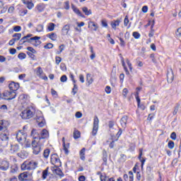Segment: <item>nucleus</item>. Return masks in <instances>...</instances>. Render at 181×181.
<instances>
[{
    "instance_id": "nucleus-60",
    "label": "nucleus",
    "mask_w": 181,
    "mask_h": 181,
    "mask_svg": "<svg viewBox=\"0 0 181 181\" xmlns=\"http://www.w3.org/2000/svg\"><path fill=\"white\" fill-rule=\"evenodd\" d=\"M170 138L173 139V141H176V132H173L170 134Z\"/></svg>"
},
{
    "instance_id": "nucleus-54",
    "label": "nucleus",
    "mask_w": 181,
    "mask_h": 181,
    "mask_svg": "<svg viewBox=\"0 0 181 181\" xmlns=\"http://www.w3.org/2000/svg\"><path fill=\"white\" fill-rule=\"evenodd\" d=\"M64 9H66V11H69V9H70V3L69 1H66L64 3Z\"/></svg>"
},
{
    "instance_id": "nucleus-57",
    "label": "nucleus",
    "mask_w": 181,
    "mask_h": 181,
    "mask_svg": "<svg viewBox=\"0 0 181 181\" xmlns=\"http://www.w3.org/2000/svg\"><path fill=\"white\" fill-rule=\"evenodd\" d=\"M126 62L127 63V66H128L130 71H132V64H131V62H129V59H127Z\"/></svg>"
},
{
    "instance_id": "nucleus-48",
    "label": "nucleus",
    "mask_w": 181,
    "mask_h": 181,
    "mask_svg": "<svg viewBox=\"0 0 181 181\" xmlns=\"http://www.w3.org/2000/svg\"><path fill=\"white\" fill-rule=\"evenodd\" d=\"M129 23V19L128 18V16H126L124 20V26H128Z\"/></svg>"
},
{
    "instance_id": "nucleus-45",
    "label": "nucleus",
    "mask_w": 181,
    "mask_h": 181,
    "mask_svg": "<svg viewBox=\"0 0 181 181\" xmlns=\"http://www.w3.org/2000/svg\"><path fill=\"white\" fill-rule=\"evenodd\" d=\"M33 138V139H35V141H36V139H37L38 141H40L41 139L40 134H39V132L36 133V134H34Z\"/></svg>"
},
{
    "instance_id": "nucleus-10",
    "label": "nucleus",
    "mask_w": 181,
    "mask_h": 181,
    "mask_svg": "<svg viewBox=\"0 0 181 181\" xmlns=\"http://www.w3.org/2000/svg\"><path fill=\"white\" fill-rule=\"evenodd\" d=\"M36 121L40 128H43V127H45V124H46V121L45 120V117H43V116H37Z\"/></svg>"
},
{
    "instance_id": "nucleus-40",
    "label": "nucleus",
    "mask_w": 181,
    "mask_h": 181,
    "mask_svg": "<svg viewBox=\"0 0 181 181\" xmlns=\"http://www.w3.org/2000/svg\"><path fill=\"white\" fill-rule=\"evenodd\" d=\"M168 146L169 149H173V148H175V142L173 141H169Z\"/></svg>"
},
{
    "instance_id": "nucleus-24",
    "label": "nucleus",
    "mask_w": 181,
    "mask_h": 181,
    "mask_svg": "<svg viewBox=\"0 0 181 181\" xmlns=\"http://www.w3.org/2000/svg\"><path fill=\"white\" fill-rule=\"evenodd\" d=\"M71 8L73 9L74 12L76 13V15L83 18V14L81 13V11H80V10L77 8V7L74 6V5L72 4Z\"/></svg>"
},
{
    "instance_id": "nucleus-42",
    "label": "nucleus",
    "mask_w": 181,
    "mask_h": 181,
    "mask_svg": "<svg viewBox=\"0 0 181 181\" xmlns=\"http://www.w3.org/2000/svg\"><path fill=\"white\" fill-rule=\"evenodd\" d=\"M132 35L134 39H139V37H141V34H139L138 32H134Z\"/></svg>"
},
{
    "instance_id": "nucleus-25",
    "label": "nucleus",
    "mask_w": 181,
    "mask_h": 181,
    "mask_svg": "<svg viewBox=\"0 0 181 181\" xmlns=\"http://www.w3.org/2000/svg\"><path fill=\"white\" fill-rule=\"evenodd\" d=\"M47 37H49L51 40H53L54 42L57 40V34L51 33L49 34H47Z\"/></svg>"
},
{
    "instance_id": "nucleus-17",
    "label": "nucleus",
    "mask_w": 181,
    "mask_h": 181,
    "mask_svg": "<svg viewBox=\"0 0 181 181\" xmlns=\"http://www.w3.org/2000/svg\"><path fill=\"white\" fill-rule=\"evenodd\" d=\"M127 122H128V117L123 116L120 120V124L122 128H127Z\"/></svg>"
},
{
    "instance_id": "nucleus-32",
    "label": "nucleus",
    "mask_w": 181,
    "mask_h": 181,
    "mask_svg": "<svg viewBox=\"0 0 181 181\" xmlns=\"http://www.w3.org/2000/svg\"><path fill=\"white\" fill-rule=\"evenodd\" d=\"M82 11L83 13H85V15H86V16H89V15H91L93 13L91 12V10H88V8L87 7L82 8Z\"/></svg>"
},
{
    "instance_id": "nucleus-11",
    "label": "nucleus",
    "mask_w": 181,
    "mask_h": 181,
    "mask_svg": "<svg viewBox=\"0 0 181 181\" xmlns=\"http://www.w3.org/2000/svg\"><path fill=\"white\" fill-rule=\"evenodd\" d=\"M0 132H9V131H8L7 122L4 120H0Z\"/></svg>"
},
{
    "instance_id": "nucleus-3",
    "label": "nucleus",
    "mask_w": 181,
    "mask_h": 181,
    "mask_svg": "<svg viewBox=\"0 0 181 181\" xmlns=\"http://www.w3.org/2000/svg\"><path fill=\"white\" fill-rule=\"evenodd\" d=\"M31 145L33 146V153L34 155H39L42 151V147L40 146V144H39V141H33Z\"/></svg>"
},
{
    "instance_id": "nucleus-2",
    "label": "nucleus",
    "mask_w": 181,
    "mask_h": 181,
    "mask_svg": "<svg viewBox=\"0 0 181 181\" xmlns=\"http://www.w3.org/2000/svg\"><path fill=\"white\" fill-rule=\"evenodd\" d=\"M23 37H25L24 39V42H25V43H31V45H33V46H39V45L42 43V42L40 41V37L35 36L32 37L31 34H28Z\"/></svg>"
},
{
    "instance_id": "nucleus-14",
    "label": "nucleus",
    "mask_w": 181,
    "mask_h": 181,
    "mask_svg": "<svg viewBox=\"0 0 181 181\" xmlns=\"http://www.w3.org/2000/svg\"><path fill=\"white\" fill-rule=\"evenodd\" d=\"M144 149L141 148L139 150V159L140 162L141 163V169L144 168V165H145V162L146 161V158H144L142 157V153H143Z\"/></svg>"
},
{
    "instance_id": "nucleus-36",
    "label": "nucleus",
    "mask_w": 181,
    "mask_h": 181,
    "mask_svg": "<svg viewBox=\"0 0 181 181\" xmlns=\"http://www.w3.org/2000/svg\"><path fill=\"white\" fill-rule=\"evenodd\" d=\"M86 81H88V84H93V78H91V74H88L86 75Z\"/></svg>"
},
{
    "instance_id": "nucleus-41",
    "label": "nucleus",
    "mask_w": 181,
    "mask_h": 181,
    "mask_svg": "<svg viewBox=\"0 0 181 181\" xmlns=\"http://www.w3.org/2000/svg\"><path fill=\"white\" fill-rule=\"evenodd\" d=\"M107 158H108V156L107 155V151H104L103 160V162H105V165H107Z\"/></svg>"
},
{
    "instance_id": "nucleus-29",
    "label": "nucleus",
    "mask_w": 181,
    "mask_h": 181,
    "mask_svg": "<svg viewBox=\"0 0 181 181\" xmlns=\"http://www.w3.org/2000/svg\"><path fill=\"white\" fill-rule=\"evenodd\" d=\"M45 8H46V4H40L37 6V9L40 12H43L45 11Z\"/></svg>"
},
{
    "instance_id": "nucleus-13",
    "label": "nucleus",
    "mask_w": 181,
    "mask_h": 181,
    "mask_svg": "<svg viewBox=\"0 0 181 181\" xmlns=\"http://www.w3.org/2000/svg\"><path fill=\"white\" fill-rule=\"evenodd\" d=\"M167 80L168 83H172L174 80L173 71L170 69L167 73Z\"/></svg>"
},
{
    "instance_id": "nucleus-16",
    "label": "nucleus",
    "mask_w": 181,
    "mask_h": 181,
    "mask_svg": "<svg viewBox=\"0 0 181 181\" xmlns=\"http://www.w3.org/2000/svg\"><path fill=\"white\" fill-rule=\"evenodd\" d=\"M70 30V25H65L62 29V34L64 36H66L69 34V31Z\"/></svg>"
},
{
    "instance_id": "nucleus-19",
    "label": "nucleus",
    "mask_w": 181,
    "mask_h": 181,
    "mask_svg": "<svg viewBox=\"0 0 181 181\" xmlns=\"http://www.w3.org/2000/svg\"><path fill=\"white\" fill-rule=\"evenodd\" d=\"M0 139L9 141V132H2L0 134Z\"/></svg>"
},
{
    "instance_id": "nucleus-27",
    "label": "nucleus",
    "mask_w": 181,
    "mask_h": 181,
    "mask_svg": "<svg viewBox=\"0 0 181 181\" xmlns=\"http://www.w3.org/2000/svg\"><path fill=\"white\" fill-rule=\"evenodd\" d=\"M63 146H64V151L65 152V154L69 155V148H70V144L68 143L66 144V142L64 141Z\"/></svg>"
},
{
    "instance_id": "nucleus-39",
    "label": "nucleus",
    "mask_w": 181,
    "mask_h": 181,
    "mask_svg": "<svg viewBox=\"0 0 181 181\" xmlns=\"http://www.w3.org/2000/svg\"><path fill=\"white\" fill-rule=\"evenodd\" d=\"M43 74V69H42V67L39 66L37 68V72L36 74L37 76H42Z\"/></svg>"
},
{
    "instance_id": "nucleus-49",
    "label": "nucleus",
    "mask_w": 181,
    "mask_h": 181,
    "mask_svg": "<svg viewBox=\"0 0 181 181\" xmlns=\"http://www.w3.org/2000/svg\"><path fill=\"white\" fill-rule=\"evenodd\" d=\"M26 13H28V10H21L19 11L20 16H25V15H26Z\"/></svg>"
},
{
    "instance_id": "nucleus-58",
    "label": "nucleus",
    "mask_w": 181,
    "mask_h": 181,
    "mask_svg": "<svg viewBox=\"0 0 181 181\" xmlns=\"http://www.w3.org/2000/svg\"><path fill=\"white\" fill-rule=\"evenodd\" d=\"M175 35H176L177 37H180V36H181V28H179L177 30V31L175 33Z\"/></svg>"
},
{
    "instance_id": "nucleus-47",
    "label": "nucleus",
    "mask_w": 181,
    "mask_h": 181,
    "mask_svg": "<svg viewBox=\"0 0 181 181\" xmlns=\"http://www.w3.org/2000/svg\"><path fill=\"white\" fill-rule=\"evenodd\" d=\"M128 89L127 88H124L123 91H122V95L124 97V98H127V95H128Z\"/></svg>"
},
{
    "instance_id": "nucleus-63",
    "label": "nucleus",
    "mask_w": 181,
    "mask_h": 181,
    "mask_svg": "<svg viewBox=\"0 0 181 181\" xmlns=\"http://www.w3.org/2000/svg\"><path fill=\"white\" fill-rule=\"evenodd\" d=\"M76 118H81L83 117V113L81 112H77L75 115Z\"/></svg>"
},
{
    "instance_id": "nucleus-5",
    "label": "nucleus",
    "mask_w": 181,
    "mask_h": 181,
    "mask_svg": "<svg viewBox=\"0 0 181 181\" xmlns=\"http://www.w3.org/2000/svg\"><path fill=\"white\" fill-rule=\"evenodd\" d=\"M33 115L34 113L30 109H25L21 113V117L23 119H30Z\"/></svg>"
},
{
    "instance_id": "nucleus-52",
    "label": "nucleus",
    "mask_w": 181,
    "mask_h": 181,
    "mask_svg": "<svg viewBox=\"0 0 181 181\" xmlns=\"http://www.w3.org/2000/svg\"><path fill=\"white\" fill-rule=\"evenodd\" d=\"M100 181H108V177L107 175H100Z\"/></svg>"
},
{
    "instance_id": "nucleus-55",
    "label": "nucleus",
    "mask_w": 181,
    "mask_h": 181,
    "mask_svg": "<svg viewBox=\"0 0 181 181\" xmlns=\"http://www.w3.org/2000/svg\"><path fill=\"white\" fill-rule=\"evenodd\" d=\"M60 69L62 70V71H66V70H67V68L66 67V64L64 63H62L60 64Z\"/></svg>"
},
{
    "instance_id": "nucleus-50",
    "label": "nucleus",
    "mask_w": 181,
    "mask_h": 181,
    "mask_svg": "<svg viewBox=\"0 0 181 181\" xmlns=\"http://www.w3.org/2000/svg\"><path fill=\"white\" fill-rule=\"evenodd\" d=\"M13 30H14V32H21V30H22V27H21L19 25H16L13 28Z\"/></svg>"
},
{
    "instance_id": "nucleus-34",
    "label": "nucleus",
    "mask_w": 181,
    "mask_h": 181,
    "mask_svg": "<svg viewBox=\"0 0 181 181\" xmlns=\"http://www.w3.org/2000/svg\"><path fill=\"white\" fill-rule=\"evenodd\" d=\"M81 134L80 133V132L78 130H75L74 132V139H78V138H80Z\"/></svg>"
},
{
    "instance_id": "nucleus-18",
    "label": "nucleus",
    "mask_w": 181,
    "mask_h": 181,
    "mask_svg": "<svg viewBox=\"0 0 181 181\" xmlns=\"http://www.w3.org/2000/svg\"><path fill=\"white\" fill-rule=\"evenodd\" d=\"M49 136V132L46 130V129H44L42 130L40 133V138L41 139H46Z\"/></svg>"
},
{
    "instance_id": "nucleus-9",
    "label": "nucleus",
    "mask_w": 181,
    "mask_h": 181,
    "mask_svg": "<svg viewBox=\"0 0 181 181\" xmlns=\"http://www.w3.org/2000/svg\"><path fill=\"white\" fill-rule=\"evenodd\" d=\"M9 169V162L6 160H2L0 163V170L6 171Z\"/></svg>"
},
{
    "instance_id": "nucleus-37",
    "label": "nucleus",
    "mask_w": 181,
    "mask_h": 181,
    "mask_svg": "<svg viewBox=\"0 0 181 181\" xmlns=\"http://www.w3.org/2000/svg\"><path fill=\"white\" fill-rule=\"evenodd\" d=\"M77 91H78V87L76 83H74V88H72L73 95H76V94H77Z\"/></svg>"
},
{
    "instance_id": "nucleus-35",
    "label": "nucleus",
    "mask_w": 181,
    "mask_h": 181,
    "mask_svg": "<svg viewBox=\"0 0 181 181\" xmlns=\"http://www.w3.org/2000/svg\"><path fill=\"white\" fill-rule=\"evenodd\" d=\"M54 26H56V25L53 23H50L48 25L47 29L49 32H53V30H54Z\"/></svg>"
},
{
    "instance_id": "nucleus-33",
    "label": "nucleus",
    "mask_w": 181,
    "mask_h": 181,
    "mask_svg": "<svg viewBox=\"0 0 181 181\" xmlns=\"http://www.w3.org/2000/svg\"><path fill=\"white\" fill-rule=\"evenodd\" d=\"M49 172V168H47V169L44 170L42 171V178L43 179V180H46V178L47 177V173Z\"/></svg>"
},
{
    "instance_id": "nucleus-59",
    "label": "nucleus",
    "mask_w": 181,
    "mask_h": 181,
    "mask_svg": "<svg viewBox=\"0 0 181 181\" xmlns=\"http://www.w3.org/2000/svg\"><path fill=\"white\" fill-rule=\"evenodd\" d=\"M45 49H53V44L48 43L44 46Z\"/></svg>"
},
{
    "instance_id": "nucleus-21",
    "label": "nucleus",
    "mask_w": 181,
    "mask_h": 181,
    "mask_svg": "<svg viewBox=\"0 0 181 181\" xmlns=\"http://www.w3.org/2000/svg\"><path fill=\"white\" fill-rule=\"evenodd\" d=\"M24 5H27L28 9H32L35 5L32 1H30L29 0H22Z\"/></svg>"
},
{
    "instance_id": "nucleus-26",
    "label": "nucleus",
    "mask_w": 181,
    "mask_h": 181,
    "mask_svg": "<svg viewBox=\"0 0 181 181\" xmlns=\"http://www.w3.org/2000/svg\"><path fill=\"white\" fill-rule=\"evenodd\" d=\"M9 144V140H4L0 139V145L2 146V148H6Z\"/></svg>"
},
{
    "instance_id": "nucleus-51",
    "label": "nucleus",
    "mask_w": 181,
    "mask_h": 181,
    "mask_svg": "<svg viewBox=\"0 0 181 181\" xmlns=\"http://www.w3.org/2000/svg\"><path fill=\"white\" fill-rule=\"evenodd\" d=\"M43 30V25H38L36 28L37 32H42Z\"/></svg>"
},
{
    "instance_id": "nucleus-12",
    "label": "nucleus",
    "mask_w": 181,
    "mask_h": 181,
    "mask_svg": "<svg viewBox=\"0 0 181 181\" xmlns=\"http://www.w3.org/2000/svg\"><path fill=\"white\" fill-rule=\"evenodd\" d=\"M8 88L9 90H11V91H13L15 93V91H18V90L19 89V83L11 82L8 85Z\"/></svg>"
},
{
    "instance_id": "nucleus-28",
    "label": "nucleus",
    "mask_w": 181,
    "mask_h": 181,
    "mask_svg": "<svg viewBox=\"0 0 181 181\" xmlns=\"http://www.w3.org/2000/svg\"><path fill=\"white\" fill-rule=\"evenodd\" d=\"M122 65L124 67V70L127 76L129 74V71H128V68H127V66L125 65V61L124 60V58L122 57L121 59Z\"/></svg>"
},
{
    "instance_id": "nucleus-44",
    "label": "nucleus",
    "mask_w": 181,
    "mask_h": 181,
    "mask_svg": "<svg viewBox=\"0 0 181 181\" xmlns=\"http://www.w3.org/2000/svg\"><path fill=\"white\" fill-rule=\"evenodd\" d=\"M101 24L103 28H108V23H107V20L105 19L102 20Z\"/></svg>"
},
{
    "instance_id": "nucleus-64",
    "label": "nucleus",
    "mask_w": 181,
    "mask_h": 181,
    "mask_svg": "<svg viewBox=\"0 0 181 181\" xmlns=\"http://www.w3.org/2000/svg\"><path fill=\"white\" fill-rule=\"evenodd\" d=\"M78 180L79 181H86V176H84V175L79 176Z\"/></svg>"
},
{
    "instance_id": "nucleus-61",
    "label": "nucleus",
    "mask_w": 181,
    "mask_h": 181,
    "mask_svg": "<svg viewBox=\"0 0 181 181\" xmlns=\"http://www.w3.org/2000/svg\"><path fill=\"white\" fill-rule=\"evenodd\" d=\"M105 90V93H107V94H111V87L106 86Z\"/></svg>"
},
{
    "instance_id": "nucleus-15",
    "label": "nucleus",
    "mask_w": 181,
    "mask_h": 181,
    "mask_svg": "<svg viewBox=\"0 0 181 181\" xmlns=\"http://www.w3.org/2000/svg\"><path fill=\"white\" fill-rule=\"evenodd\" d=\"M119 23H121V18L113 21L111 22L110 25L112 28V29H114V30H117V26H119Z\"/></svg>"
},
{
    "instance_id": "nucleus-31",
    "label": "nucleus",
    "mask_w": 181,
    "mask_h": 181,
    "mask_svg": "<svg viewBox=\"0 0 181 181\" xmlns=\"http://www.w3.org/2000/svg\"><path fill=\"white\" fill-rule=\"evenodd\" d=\"M49 155H50V149L49 148L45 149L43 152V158H45V159H48Z\"/></svg>"
},
{
    "instance_id": "nucleus-53",
    "label": "nucleus",
    "mask_w": 181,
    "mask_h": 181,
    "mask_svg": "<svg viewBox=\"0 0 181 181\" xmlns=\"http://www.w3.org/2000/svg\"><path fill=\"white\" fill-rule=\"evenodd\" d=\"M60 81L62 83H66V81H67V76L66 75H64L62 76L61 78H60Z\"/></svg>"
},
{
    "instance_id": "nucleus-8",
    "label": "nucleus",
    "mask_w": 181,
    "mask_h": 181,
    "mask_svg": "<svg viewBox=\"0 0 181 181\" xmlns=\"http://www.w3.org/2000/svg\"><path fill=\"white\" fill-rule=\"evenodd\" d=\"M3 95L6 100H13L16 97V93L13 90H6L4 92Z\"/></svg>"
},
{
    "instance_id": "nucleus-46",
    "label": "nucleus",
    "mask_w": 181,
    "mask_h": 181,
    "mask_svg": "<svg viewBox=\"0 0 181 181\" xmlns=\"http://www.w3.org/2000/svg\"><path fill=\"white\" fill-rule=\"evenodd\" d=\"M59 51L57 52V54H60L62 53V52H63V50H64V45H61L59 47Z\"/></svg>"
},
{
    "instance_id": "nucleus-22",
    "label": "nucleus",
    "mask_w": 181,
    "mask_h": 181,
    "mask_svg": "<svg viewBox=\"0 0 181 181\" xmlns=\"http://www.w3.org/2000/svg\"><path fill=\"white\" fill-rule=\"evenodd\" d=\"M18 180H20V181L28 180V173H21L18 175Z\"/></svg>"
},
{
    "instance_id": "nucleus-62",
    "label": "nucleus",
    "mask_w": 181,
    "mask_h": 181,
    "mask_svg": "<svg viewBox=\"0 0 181 181\" xmlns=\"http://www.w3.org/2000/svg\"><path fill=\"white\" fill-rule=\"evenodd\" d=\"M27 50H28V52H30L31 53H36V50H35V49H33V47H27Z\"/></svg>"
},
{
    "instance_id": "nucleus-23",
    "label": "nucleus",
    "mask_w": 181,
    "mask_h": 181,
    "mask_svg": "<svg viewBox=\"0 0 181 181\" xmlns=\"http://www.w3.org/2000/svg\"><path fill=\"white\" fill-rule=\"evenodd\" d=\"M21 148H19V146L18 145H11L10 151L11 153H15V152H19Z\"/></svg>"
},
{
    "instance_id": "nucleus-38",
    "label": "nucleus",
    "mask_w": 181,
    "mask_h": 181,
    "mask_svg": "<svg viewBox=\"0 0 181 181\" xmlns=\"http://www.w3.org/2000/svg\"><path fill=\"white\" fill-rule=\"evenodd\" d=\"M18 57L20 60H25L26 59V54L21 52L18 54Z\"/></svg>"
},
{
    "instance_id": "nucleus-30",
    "label": "nucleus",
    "mask_w": 181,
    "mask_h": 181,
    "mask_svg": "<svg viewBox=\"0 0 181 181\" xmlns=\"http://www.w3.org/2000/svg\"><path fill=\"white\" fill-rule=\"evenodd\" d=\"M13 38L14 41L18 42V40H21V37H22L21 33H15L13 35Z\"/></svg>"
},
{
    "instance_id": "nucleus-4",
    "label": "nucleus",
    "mask_w": 181,
    "mask_h": 181,
    "mask_svg": "<svg viewBox=\"0 0 181 181\" xmlns=\"http://www.w3.org/2000/svg\"><path fill=\"white\" fill-rule=\"evenodd\" d=\"M26 136H28V134L25 132L20 130L16 133V138L19 144H23L26 141Z\"/></svg>"
},
{
    "instance_id": "nucleus-56",
    "label": "nucleus",
    "mask_w": 181,
    "mask_h": 181,
    "mask_svg": "<svg viewBox=\"0 0 181 181\" xmlns=\"http://www.w3.org/2000/svg\"><path fill=\"white\" fill-rule=\"evenodd\" d=\"M129 181H134V173H132V171L129 172Z\"/></svg>"
},
{
    "instance_id": "nucleus-7",
    "label": "nucleus",
    "mask_w": 181,
    "mask_h": 181,
    "mask_svg": "<svg viewBox=\"0 0 181 181\" xmlns=\"http://www.w3.org/2000/svg\"><path fill=\"white\" fill-rule=\"evenodd\" d=\"M98 124H100V120L98 119V117L95 116L93 119V127L92 131V134L93 136L97 135V132H98Z\"/></svg>"
},
{
    "instance_id": "nucleus-20",
    "label": "nucleus",
    "mask_w": 181,
    "mask_h": 181,
    "mask_svg": "<svg viewBox=\"0 0 181 181\" xmlns=\"http://www.w3.org/2000/svg\"><path fill=\"white\" fill-rule=\"evenodd\" d=\"M88 28H91L95 32L98 29V24L94 23V21H90L88 23Z\"/></svg>"
},
{
    "instance_id": "nucleus-1",
    "label": "nucleus",
    "mask_w": 181,
    "mask_h": 181,
    "mask_svg": "<svg viewBox=\"0 0 181 181\" xmlns=\"http://www.w3.org/2000/svg\"><path fill=\"white\" fill-rule=\"evenodd\" d=\"M39 168V161L32 160L30 161H25L21 165L22 170H35Z\"/></svg>"
},
{
    "instance_id": "nucleus-43",
    "label": "nucleus",
    "mask_w": 181,
    "mask_h": 181,
    "mask_svg": "<svg viewBox=\"0 0 181 181\" xmlns=\"http://www.w3.org/2000/svg\"><path fill=\"white\" fill-rule=\"evenodd\" d=\"M62 62V57H55V63L57 66H59L60 64V63Z\"/></svg>"
},
{
    "instance_id": "nucleus-6",
    "label": "nucleus",
    "mask_w": 181,
    "mask_h": 181,
    "mask_svg": "<svg viewBox=\"0 0 181 181\" xmlns=\"http://www.w3.org/2000/svg\"><path fill=\"white\" fill-rule=\"evenodd\" d=\"M51 163L52 165H55L57 168H60L62 166V161L59 158V156L56 153L51 155Z\"/></svg>"
}]
</instances>
